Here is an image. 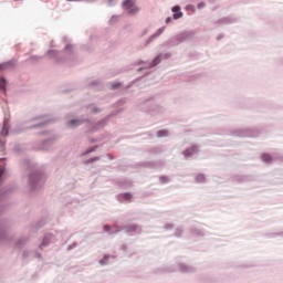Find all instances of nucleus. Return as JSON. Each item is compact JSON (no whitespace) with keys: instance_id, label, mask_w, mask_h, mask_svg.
<instances>
[{"instance_id":"nucleus-9","label":"nucleus","mask_w":283,"mask_h":283,"mask_svg":"<svg viewBox=\"0 0 283 283\" xmlns=\"http://www.w3.org/2000/svg\"><path fill=\"white\" fill-rule=\"evenodd\" d=\"M197 180H198V182H202V180H205V176L199 175V176L197 177Z\"/></svg>"},{"instance_id":"nucleus-2","label":"nucleus","mask_w":283,"mask_h":283,"mask_svg":"<svg viewBox=\"0 0 283 283\" xmlns=\"http://www.w3.org/2000/svg\"><path fill=\"white\" fill-rule=\"evenodd\" d=\"M8 67H12V62H4L0 64V72H4V70H8Z\"/></svg>"},{"instance_id":"nucleus-4","label":"nucleus","mask_w":283,"mask_h":283,"mask_svg":"<svg viewBox=\"0 0 283 283\" xmlns=\"http://www.w3.org/2000/svg\"><path fill=\"white\" fill-rule=\"evenodd\" d=\"M138 12H140V8L138 7H132L130 9H128V14H138Z\"/></svg>"},{"instance_id":"nucleus-11","label":"nucleus","mask_w":283,"mask_h":283,"mask_svg":"<svg viewBox=\"0 0 283 283\" xmlns=\"http://www.w3.org/2000/svg\"><path fill=\"white\" fill-rule=\"evenodd\" d=\"M158 63H160V60H159V57H156V59L154 60V64H153V65H158Z\"/></svg>"},{"instance_id":"nucleus-18","label":"nucleus","mask_w":283,"mask_h":283,"mask_svg":"<svg viewBox=\"0 0 283 283\" xmlns=\"http://www.w3.org/2000/svg\"><path fill=\"white\" fill-rule=\"evenodd\" d=\"M185 154H186V156H189V150H186Z\"/></svg>"},{"instance_id":"nucleus-14","label":"nucleus","mask_w":283,"mask_h":283,"mask_svg":"<svg viewBox=\"0 0 283 283\" xmlns=\"http://www.w3.org/2000/svg\"><path fill=\"white\" fill-rule=\"evenodd\" d=\"M109 229H111L109 226H104V231L107 232V231H109Z\"/></svg>"},{"instance_id":"nucleus-5","label":"nucleus","mask_w":283,"mask_h":283,"mask_svg":"<svg viewBox=\"0 0 283 283\" xmlns=\"http://www.w3.org/2000/svg\"><path fill=\"white\" fill-rule=\"evenodd\" d=\"M78 125H81L80 120L72 119L71 122H69V127H78Z\"/></svg>"},{"instance_id":"nucleus-3","label":"nucleus","mask_w":283,"mask_h":283,"mask_svg":"<svg viewBox=\"0 0 283 283\" xmlns=\"http://www.w3.org/2000/svg\"><path fill=\"white\" fill-rule=\"evenodd\" d=\"M261 159L263 163H271L273 160V157H271V155H269V154H263L261 156Z\"/></svg>"},{"instance_id":"nucleus-1","label":"nucleus","mask_w":283,"mask_h":283,"mask_svg":"<svg viewBox=\"0 0 283 283\" xmlns=\"http://www.w3.org/2000/svg\"><path fill=\"white\" fill-rule=\"evenodd\" d=\"M136 0H125L123 2L124 10H130L133 6H135Z\"/></svg>"},{"instance_id":"nucleus-6","label":"nucleus","mask_w":283,"mask_h":283,"mask_svg":"<svg viewBox=\"0 0 283 283\" xmlns=\"http://www.w3.org/2000/svg\"><path fill=\"white\" fill-rule=\"evenodd\" d=\"M119 198H122L123 200H132V193L120 195Z\"/></svg>"},{"instance_id":"nucleus-8","label":"nucleus","mask_w":283,"mask_h":283,"mask_svg":"<svg viewBox=\"0 0 283 283\" xmlns=\"http://www.w3.org/2000/svg\"><path fill=\"white\" fill-rule=\"evenodd\" d=\"M158 136H159V138H163V136H167V132L166 130H159Z\"/></svg>"},{"instance_id":"nucleus-7","label":"nucleus","mask_w":283,"mask_h":283,"mask_svg":"<svg viewBox=\"0 0 283 283\" xmlns=\"http://www.w3.org/2000/svg\"><path fill=\"white\" fill-rule=\"evenodd\" d=\"M0 90H3V92H6V80L3 78L0 80Z\"/></svg>"},{"instance_id":"nucleus-12","label":"nucleus","mask_w":283,"mask_h":283,"mask_svg":"<svg viewBox=\"0 0 283 283\" xmlns=\"http://www.w3.org/2000/svg\"><path fill=\"white\" fill-rule=\"evenodd\" d=\"M178 10H180V7H174L172 8V12H178Z\"/></svg>"},{"instance_id":"nucleus-17","label":"nucleus","mask_w":283,"mask_h":283,"mask_svg":"<svg viewBox=\"0 0 283 283\" xmlns=\"http://www.w3.org/2000/svg\"><path fill=\"white\" fill-rule=\"evenodd\" d=\"M132 231H136V226H133V227H132Z\"/></svg>"},{"instance_id":"nucleus-10","label":"nucleus","mask_w":283,"mask_h":283,"mask_svg":"<svg viewBox=\"0 0 283 283\" xmlns=\"http://www.w3.org/2000/svg\"><path fill=\"white\" fill-rule=\"evenodd\" d=\"M182 17V13H175L174 19H180Z\"/></svg>"},{"instance_id":"nucleus-15","label":"nucleus","mask_w":283,"mask_h":283,"mask_svg":"<svg viewBox=\"0 0 283 283\" xmlns=\"http://www.w3.org/2000/svg\"><path fill=\"white\" fill-rule=\"evenodd\" d=\"M118 85H120V84H114L113 90H116V87H118Z\"/></svg>"},{"instance_id":"nucleus-16","label":"nucleus","mask_w":283,"mask_h":283,"mask_svg":"<svg viewBox=\"0 0 283 283\" xmlns=\"http://www.w3.org/2000/svg\"><path fill=\"white\" fill-rule=\"evenodd\" d=\"M169 21H171V18L166 19V23H169Z\"/></svg>"},{"instance_id":"nucleus-13","label":"nucleus","mask_w":283,"mask_h":283,"mask_svg":"<svg viewBox=\"0 0 283 283\" xmlns=\"http://www.w3.org/2000/svg\"><path fill=\"white\" fill-rule=\"evenodd\" d=\"M198 8H205V2H200V3L198 4Z\"/></svg>"}]
</instances>
